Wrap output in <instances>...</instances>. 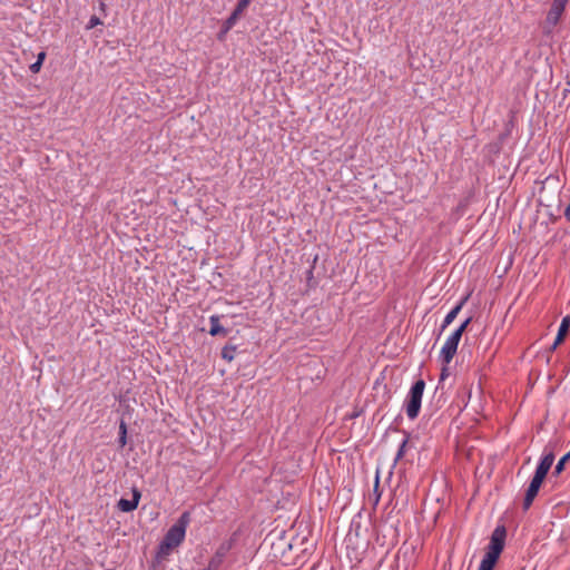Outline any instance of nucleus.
<instances>
[{
    "mask_svg": "<svg viewBox=\"0 0 570 570\" xmlns=\"http://www.w3.org/2000/svg\"><path fill=\"white\" fill-rule=\"evenodd\" d=\"M190 522V513L185 511L178 518L176 523L169 528L167 533L165 534L163 541L158 547V557H166L169 552L178 547L185 538L186 529Z\"/></svg>",
    "mask_w": 570,
    "mask_h": 570,
    "instance_id": "f257e3e1",
    "label": "nucleus"
},
{
    "mask_svg": "<svg viewBox=\"0 0 570 570\" xmlns=\"http://www.w3.org/2000/svg\"><path fill=\"white\" fill-rule=\"evenodd\" d=\"M553 461H554L553 451L546 450V453L542 456L541 461L539 462L533 476L543 481L544 478L547 476L549 470L551 469Z\"/></svg>",
    "mask_w": 570,
    "mask_h": 570,
    "instance_id": "423d86ee",
    "label": "nucleus"
},
{
    "mask_svg": "<svg viewBox=\"0 0 570 570\" xmlns=\"http://www.w3.org/2000/svg\"><path fill=\"white\" fill-rule=\"evenodd\" d=\"M209 323H210L209 334L212 336H217V335L226 336L227 335L228 331L219 324L218 315H212L209 317Z\"/></svg>",
    "mask_w": 570,
    "mask_h": 570,
    "instance_id": "9d476101",
    "label": "nucleus"
},
{
    "mask_svg": "<svg viewBox=\"0 0 570 570\" xmlns=\"http://www.w3.org/2000/svg\"><path fill=\"white\" fill-rule=\"evenodd\" d=\"M558 344L554 342L551 346V351H554L557 348Z\"/></svg>",
    "mask_w": 570,
    "mask_h": 570,
    "instance_id": "a878e982",
    "label": "nucleus"
},
{
    "mask_svg": "<svg viewBox=\"0 0 570 570\" xmlns=\"http://www.w3.org/2000/svg\"><path fill=\"white\" fill-rule=\"evenodd\" d=\"M220 566H222L220 563H218L217 561L210 559L209 562H208L207 568H205L204 570H218V568Z\"/></svg>",
    "mask_w": 570,
    "mask_h": 570,
    "instance_id": "412c9836",
    "label": "nucleus"
},
{
    "mask_svg": "<svg viewBox=\"0 0 570 570\" xmlns=\"http://www.w3.org/2000/svg\"><path fill=\"white\" fill-rule=\"evenodd\" d=\"M41 69V65L38 63V61L30 65V70L32 73H38Z\"/></svg>",
    "mask_w": 570,
    "mask_h": 570,
    "instance_id": "4be33fe9",
    "label": "nucleus"
},
{
    "mask_svg": "<svg viewBox=\"0 0 570 570\" xmlns=\"http://www.w3.org/2000/svg\"><path fill=\"white\" fill-rule=\"evenodd\" d=\"M375 483H376L375 487H377L379 485V478L377 476H376Z\"/></svg>",
    "mask_w": 570,
    "mask_h": 570,
    "instance_id": "bb28decb",
    "label": "nucleus"
},
{
    "mask_svg": "<svg viewBox=\"0 0 570 570\" xmlns=\"http://www.w3.org/2000/svg\"><path fill=\"white\" fill-rule=\"evenodd\" d=\"M242 13L243 11H238V8L236 7L229 18L226 20L227 28H230Z\"/></svg>",
    "mask_w": 570,
    "mask_h": 570,
    "instance_id": "dca6fc26",
    "label": "nucleus"
},
{
    "mask_svg": "<svg viewBox=\"0 0 570 570\" xmlns=\"http://www.w3.org/2000/svg\"><path fill=\"white\" fill-rule=\"evenodd\" d=\"M229 548H230L229 544H225V543L220 544L212 559L222 564Z\"/></svg>",
    "mask_w": 570,
    "mask_h": 570,
    "instance_id": "9b49d317",
    "label": "nucleus"
},
{
    "mask_svg": "<svg viewBox=\"0 0 570 570\" xmlns=\"http://www.w3.org/2000/svg\"><path fill=\"white\" fill-rule=\"evenodd\" d=\"M140 497H141L140 491L138 489L134 488L132 489V499L131 500H127V499L121 498L118 501L117 507L122 512L134 511L138 507Z\"/></svg>",
    "mask_w": 570,
    "mask_h": 570,
    "instance_id": "6e6552de",
    "label": "nucleus"
},
{
    "mask_svg": "<svg viewBox=\"0 0 570 570\" xmlns=\"http://www.w3.org/2000/svg\"><path fill=\"white\" fill-rule=\"evenodd\" d=\"M460 340H461V336H460L459 332H453L448 337V340L445 341V343L441 350V353H440V356H441L443 363L449 364L452 361V358L454 357V355L456 353Z\"/></svg>",
    "mask_w": 570,
    "mask_h": 570,
    "instance_id": "20e7f679",
    "label": "nucleus"
},
{
    "mask_svg": "<svg viewBox=\"0 0 570 570\" xmlns=\"http://www.w3.org/2000/svg\"><path fill=\"white\" fill-rule=\"evenodd\" d=\"M236 346L225 345L222 350V357L227 362H232L235 357Z\"/></svg>",
    "mask_w": 570,
    "mask_h": 570,
    "instance_id": "ddd939ff",
    "label": "nucleus"
},
{
    "mask_svg": "<svg viewBox=\"0 0 570 570\" xmlns=\"http://www.w3.org/2000/svg\"><path fill=\"white\" fill-rule=\"evenodd\" d=\"M446 376V373H445V368L442 371V374H441V380H444V377Z\"/></svg>",
    "mask_w": 570,
    "mask_h": 570,
    "instance_id": "393cba45",
    "label": "nucleus"
},
{
    "mask_svg": "<svg viewBox=\"0 0 570 570\" xmlns=\"http://www.w3.org/2000/svg\"><path fill=\"white\" fill-rule=\"evenodd\" d=\"M471 321L472 317H468L454 332H459L460 336L462 337L463 332L466 330Z\"/></svg>",
    "mask_w": 570,
    "mask_h": 570,
    "instance_id": "a211bd4d",
    "label": "nucleus"
},
{
    "mask_svg": "<svg viewBox=\"0 0 570 570\" xmlns=\"http://www.w3.org/2000/svg\"><path fill=\"white\" fill-rule=\"evenodd\" d=\"M424 389L425 382L420 379L411 386L406 395L404 407L410 420H414L419 416Z\"/></svg>",
    "mask_w": 570,
    "mask_h": 570,
    "instance_id": "7ed1b4c3",
    "label": "nucleus"
},
{
    "mask_svg": "<svg viewBox=\"0 0 570 570\" xmlns=\"http://www.w3.org/2000/svg\"><path fill=\"white\" fill-rule=\"evenodd\" d=\"M469 295L464 296L444 317L441 331H444L458 316L463 305L468 302Z\"/></svg>",
    "mask_w": 570,
    "mask_h": 570,
    "instance_id": "1a4fd4ad",
    "label": "nucleus"
},
{
    "mask_svg": "<svg viewBox=\"0 0 570 570\" xmlns=\"http://www.w3.org/2000/svg\"><path fill=\"white\" fill-rule=\"evenodd\" d=\"M569 0H553L546 18V26L554 28L564 12L566 6Z\"/></svg>",
    "mask_w": 570,
    "mask_h": 570,
    "instance_id": "39448f33",
    "label": "nucleus"
},
{
    "mask_svg": "<svg viewBox=\"0 0 570 570\" xmlns=\"http://www.w3.org/2000/svg\"><path fill=\"white\" fill-rule=\"evenodd\" d=\"M507 538V529L504 525H498L490 538L485 554L480 563L479 570H493L501 552L504 549Z\"/></svg>",
    "mask_w": 570,
    "mask_h": 570,
    "instance_id": "f03ea898",
    "label": "nucleus"
},
{
    "mask_svg": "<svg viewBox=\"0 0 570 570\" xmlns=\"http://www.w3.org/2000/svg\"><path fill=\"white\" fill-rule=\"evenodd\" d=\"M564 337H566L564 335L557 334L554 342L559 345L563 342Z\"/></svg>",
    "mask_w": 570,
    "mask_h": 570,
    "instance_id": "b1692460",
    "label": "nucleus"
},
{
    "mask_svg": "<svg viewBox=\"0 0 570 570\" xmlns=\"http://www.w3.org/2000/svg\"><path fill=\"white\" fill-rule=\"evenodd\" d=\"M407 441L409 439L406 438L405 440H403V442L401 443L400 448H399V451L396 453V458L395 460H400L401 458H403L404 453H405V448H406V444H407Z\"/></svg>",
    "mask_w": 570,
    "mask_h": 570,
    "instance_id": "f3484780",
    "label": "nucleus"
},
{
    "mask_svg": "<svg viewBox=\"0 0 570 570\" xmlns=\"http://www.w3.org/2000/svg\"><path fill=\"white\" fill-rule=\"evenodd\" d=\"M570 460V451L564 454L557 463L553 474L558 475L564 470L566 463Z\"/></svg>",
    "mask_w": 570,
    "mask_h": 570,
    "instance_id": "4468645a",
    "label": "nucleus"
},
{
    "mask_svg": "<svg viewBox=\"0 0 570 570\" xmlns=\"http://www.w3.org/2000/svg\"><path fill=\"white\" fill-rule=\"evenodd\" d=\"M252 0H238L236 7L238 11H244L250 3Z\"/></svg>",
    "mask_w": 570,
    "mask_h": 570,
    "instance_id": "aec40b11",
    "label": "nucleus"
},
{
    "mask_svg": "<svg viewBox=\"0 0 570 570\" xmlns=\"http://www.w3.org/2000/svg\"><path fill=\"white\" fill-rule=\"evenodd\" d=\"M45 58H46V52L41 51V52L38 53V57H37L36 61H38V63L42 66Z\"/></svg>",
    "mask_w": 570,
    "mask_h": 570,
    "instance_id": "5701e85b",
    "label": "nucleus"
},
{
    "mask_svg": "<svg viewBox=\"0 0 570 570\" xmlns=\"http://www.w3.org/2000/svg\"><path fill=\"white\" fill-rule=\"evenodd\" d=\"M118 443L120 448H124L127 444V424L124 420H121L119 424Z\"/></svg>",
    "mask_w": 570,
    "mask_h": 570,
    "instance_id": "f8f14e48",
    "label": "nucleus"
},
{
    "mask_svg": "<svg viewBox=\"0 0 570 570\" xmlns=\"http://www.w3.org/2000/svg\"><path fill=\"white\" fill-rule=\"evenodd\" d=\"M542 482L543 481L540 480V479H537L534 476L532 478V480H531V482L529 484V488H528V490L525 492L524 500H523V509L524 510H528L531 507L533 500L538 495V492L540 490V487H541Z\"/></svg>",
    "mask_w": 570,
    "mask_h": 570,
    "instance_id": "0eeeda50",
    "label": "nucleus"
},
{
    "mask_svg": "<svg viewBox=\"0 0 570 570\" xmlns=\"http://www.w3.org/2000/svg\"><path fill=\"white\" fill-rule=\"evenodd\" d=\"M100 23H101V20L97 16H91L89 19V22L87 24V29H92Z\"/></svg>",
    "mask_w": 570,
    "mask_h": 570,
    "instance_id": "6ab92c4d",
    "label": "nucleus"
},
{
    "mask_svg": "<svg viewBox=\"0 0 570 570\" xmlns=\"http://www.w3.org/2000/svg\"><path fill=\"white\" fill-rule=\"evenodd\" d=\"M569 327H570V316H566L561 321L558 334L567 336V334L569 332Z\"/></svg>",
    "mask_w": 570,
    "mask_h": 570,
    "instance_id": "2eb2a0df",
    "label": "nucleus"
}]
</instances>
